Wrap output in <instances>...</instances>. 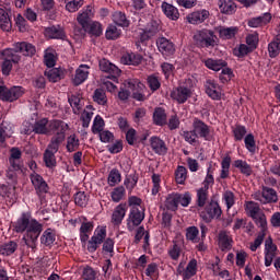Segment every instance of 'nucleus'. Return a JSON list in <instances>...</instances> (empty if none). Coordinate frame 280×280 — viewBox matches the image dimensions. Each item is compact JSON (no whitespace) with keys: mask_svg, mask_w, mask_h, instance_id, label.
<instances>
[{"mask_svg":"<svg viewBox=\"0 0 280 280\" xmlns=\"http://www.w3.org/2000/svg\"><path fill=\"white\" fill-rule=\"evenodd\" d=\"M23 153L19 148L11 149V155L9 158V172H21L23 170V161H21Z\"/></svg>","mask_w":280,"mask_h":280,"instance_id":"nucleus-15","label":"nucleus"},{"mask_svg":"<svg viewBox=\"0 0 280 280\" xmlns=\"http://www.w3.org/2000/svg\"><path fill=\"white\" fill-rule=\"evenodd\" d=\"M25 89L22 86H12L8 89L5 85H0V100L2 102H16L20 97H23Z\"/></svg>","mask_w":280,"mask_h":280,"instance_id":"nucleus-7","label":"nucleus"},{"mask_svg":"<svg viewBox=\"0 0 280 280\" xmlns=\"http://www.w3.org/2000/svg\"><path fill=\"white\" fill-rule=\"evenodd\" d=\"M245 148L250 152V154H255L257 152V142L255 141V136L253 133H248L244 139Z\"/></svg>","mask_w":280,"mask_h":280,"instance_id":"nucleus-56","label":"nucleus"},{"mask_svg":"<svg viewBox=\"0 0 280 280\" xmlns=\"http://www.w3.org/2000/svg\"><path fill=\"white\" fill-rule=\"evenodd\" d=\"M105 240H106V229L104 226L97 228L94 231V235L88 242L89 253H95V250L100 248V245L104 244Z\"/></svg>","mask_w":280,"mask_h":280,"instance_id":"nucleus-11","label":"nucleus"},{"mask_svg":"<svg viewBox=\"0 0 280 280\" xmlns=\"http://www.w3.org/2000/svg\"><path fill=\"white\" fill-rule=\"evenodd\" d=\"M98 67L101 69V71H104L105 73H109L112 78V80L114 82H117V77L120 75L121 70H119V68H117V66L110 63V61H108L107 59H101L98 61Z\"/></svg>","mask_w":280,"mask_h":280,"instance_id":"nucleus-20","label":"nucleus"},{"mask_svg":"<svg viewBox=\"0 0 280 280\" xmlns=\"http://www.w3.org/2000/svg\"><path fill=\"white\" fill-rule=\"evenodd\" d=\"M147 84L150 89V91H152V93L159 91V89H161V78H159V75L156 74H151L147 78Z\"/></svg>","mask_w":280,"mask_h":280,"instance_id":"nucleus-53","label":"nucleus"},{"mask_svg":"<svg viewBox=\"0 0 280 280\" xmlns=\"http://www.w3.org/2000/svg\"><path fill=\"white\" fill-rule=\"evenodd\" d=\"M139 183V175L136 173L129 174L125 177L124 185L128 191V194H132V190L135 187H137V184Z\"/></svg>","mask_w":280,"mask_h":280,"instance_id":"nucleus-41","label":"nucleus"},{"mask_svg":"<svg viewBox=\"0 0 280 280\" xmlns=\"http://www.w3.org/2000/svg\"><path fill=\"white\" fill-rule=\"evenodd\" d=\"M89 69L91 68L86 65L79 66L72 79L74 86H80V84H83V82H86V79L89 78Z\"/></svg>","mask_w":280,"mask_h":280,"instance_id":"nucleus-25","label":"nucleus"},{"mask_svg":"<svg viewBox=\"0 0 280 280\" xmlns=\"http://www.w3.org/2000/svg\"><path fill=\"white\" fill-rule=\"evenodd\" d=\"M180 136L183 137L184 141L186 143H189L190 145H197L199 143L197 133L192 130H184L182 131Z\"/></svg>","mask_w":280,"mask_h":280,"instance_id":"nucleus-52","label":"nucleus"},{"mask_svg":"<svg viewBox=\"0 0 280 280\" xmlns=\"http://www.w3.org/2000/svg\"><path fill=\"white\" fill-rule=\"evenodd\" d=\"M79 148H80V139L78 138V136H75V133L70 135L67 138L66 149L68 150V152H75Z\"/></svg>","mask_w":280,"mask_h":280,"instance_id":"nucleus-51","label":"nucleus"},{"mask_svg":"<svg viewBox=\"0 0 280 280\" xmlns=\"http://www.w3.org/2000/svg\"><path fill=\"white\" fill-rule=\"evenodd\" d=\"M13 231L15 233H25L22 238L25 246L36 250L38 237L43 233V225L33 219L31 213H22L16 222L13 223Z\"/></svg>","mask_w":280,"mask_h":280,"instance_id":"nucleus-1","label":"nucleus"},{"mask_svg":"<svg viewBox=\"0 0 280 280\" xmlns=\"http://www.w3.org/2000/svg\"><path fill=\"white\" fill-rule=\"evenodd\" d=\"M207 200H209V189L202 187L197 189V206L205 207Z\"/></svg>","mask_w":280,"mask_h":280,"instance_id":"nucleus-57","label":"nucleus"},{"mask_svg":"<svg viewBox=\"0 0 280 280\" xmlns=\"http://www.w3.org/2000/svg\"><path fill=\"white\" fill-rule=\"evenodd\" d=\"M69 130V125L62 120H51L48 121L47 118H43L35 122L33 127V132L36 135H62L67 137V131Z\"/></svg>","mask_w":280,"mask_h":280,"instance_id":"nucleus-2","label":"nucleus"},{"mask_svg":"<svg viewBox=\"0 0 280 280\" xmlns=\"http://www.w3.org/2000/svg\"><path fill=\"white\" fill-rule=\"evenodd\" d=\"M127 211H128V203L124 202L118 205L112 213V224H114V226H119V224L124 222V218H126Z\"/></svg>","mask_w":280,"mask_h":280,"instance_id":"nucleus-22","label":"nucleus"},{"mask_svg":"<svg viewBox=\"0 0 280 280\" xmlns=\"http://www.w3.org/2000/svg\"><path fill=\"white\" fill-rule=\"evenodd\" d=\"M81 279L82 280H95V279H97V271H95L92 267H85L83 269Z\"/></svg>","mask_w":280,"mask_h":280,"instance_id":"nucleus-64","label":"nucleus"},{"mask_svg":"<svg viewBox=\"0 0 280 280\" xmlns=\"http://www.w3.org/2000/svg\"><path fill=\"white\" fill-rule=\"evenodd\" d=\"M104 126H105L104 118H102V116L97 115L94 118V122L92 126L93 135H100V132L104 131Z\"/></svg>","mask_w":280,"mask_h":280,"instance_id":"nucleus-63","label":"nucleus"},{"mask_svg":"<svg viewBox=\"0 0 280 280\" xmlns=\"http://www.w3.org/2000/svg\"><path fill=\"white\" fill-rule=\"evenodd\" d=\"M233 166L236 167V170H240L243 176H253V166L248 164V162L244 160H235Z\"/></svg>","mask_w":280,"mask_h":280,"instance_id":"nucleus-31","label":"nucleus"},{"mask_svg":"<svg viewBox=\"0 0 280 280\" xmlns=\"http://www.w3.org/2000/svg\"><path fill=\"white\" fill-rule=\"evenodd\" d=\"M0 59L4 60L2 62L3 75H10V71H12V62H20L21 56H19V54H15L14 50L7 48L0 52Z\"/></svg>","mask_w":280,"mask_h":280,"instance_id":"nucleus-5","label":"nucleus"},{"mask_svg":"<svg viewBox=\"0 0 280 280\" xmlns=\"http://www.w3.org/2000/svg\"><path fill=\"white\" fill-rule=\"evenodd\" d=\"M238 28L235 26L232 27H222L219 30V36L220 38H223L224 40H231V38H234L235 34H237Z\"/></svg>","mask_w":280,"mask_h":280,"instance_id":"nucleus-49","label":"nucleus"},{"mask_svg":"<svg viewBox=\"0 0 280 280\" xmlns=\"http://www.w3.org/2000/svg\"><path fill=\"white\" fill-rule=\"evenodd\" d=\"M107 180L109 187H115V185H119V183H121V173H119V170L113 168L109 172Z\"/></svg>","mask_w":280,"mask_h":280,"instance_id":"nucleus-58","label":"nucleus"},{"mask_svg":"<svg viewBox=\"0 0 280 280\" xmlns=\"http://www.w3.org/2000/svg\"><path fill=\"white\" fill-rule=\"evenodd\" d=\"M167 253H168V257H171L173 261H178L183 253V246L176 242H173V245L170 246Z\"/></svg>","mask_w":280,"mask_h":280,"instance_id":"nucleus-46","label":"nucleus"},{"mask_svg":"<svg viewBox=\"0 0 280 280\" xmlns=\"http://www.w3.org/2000/svg\"><path fill=\"white\" fill-rule=\"evenodd\" d=\"M244 207L246 215H248V218H252V220L262 213L261 208H259V203L255 201H246Z\"/></svg>","mask_w":280,"mask_h":280,"instance_id":"nucleus-29","label":"nucleus"},{"mask_svg":"<svg viewBox=\"0 0 280 280\" xmlns=\"http://www.w3.org/2000/svg\"><path fill=\"white\" fill-rule=\"evenodd\" d=\"M93 231V224L91 222H83L80 228V240L83 244L89 242V234Z\"/></svg>","mask_w":280,"mask_h":280,"instance_id":"nucleus-45","label":"nucleus"},{"mask_svg":"<svg viewBox=\"0 0 280 280\" xmlns=\"http://www.w3.org/2000/svg\"><path fill=\"white\" fill-rule=\"evenodd\" d=\"M110 198L113 202H121V200L126 198V188L124 186L114 188V190L110 192Z\"/></svg>","mask_w":280,"mask_h":280,"instance_id":"nucleus-54","label":"nucleus"},{"mask_svg":"<svg viewBox=\"0 0 280 280\" xmlns=\"http://www.w3.org/2000/svg\"><path fill=\"white\" fill-rule=\"evenodd\" d=\"M176 196L177 205H180L182 207H189V205H191V194L189 191L184 194L176 192Z\"/></svg>","mask_w":280,"mask_h":280,"instance_id":"nucleus-62","label":"nucleus"},{"mask_svg":"<svg viewBox=\"0 0 280 280\" xmlns=\"http://www.w3.org/2000/svg\"><path fill=\"white\" fill-rule=\"evenodd\" d=\"M46 38H56L59 40H65L67 38V33H65V28L60 26H50L45 30Z\"/></svg>","mask_w":280,"mask_h":280,"instance_id":"nucleus-26","label":"nucleus"},{"mask_svg":"<svg viewBox=\"0 0 280 280\" xmlns=\"http://www.w3.org/2000/svg\"><path fill=\"white\" fill-rule=\"evenodd\" d=\"M221 217L222 208H220V203L214 200H212L209 205L205 207L203 210L200 211V218L207 223L211 222L212 220H220Z\"/></svg>","mask_w":280,"mask_h":280,"instance_id":"nucleus-6","label":"nucleus"},{"mask_svg":"<svg viewBox=\"0 0 280 280\" xmlns=\"http://www.w3.org/2000/svg\"><path fill=\"white\" fill-rule=\"evenodd\" d=\"M175 180L178 185H185V180H187V168L185 166H178L176 168Z\"/></svg>","mask_w":280,"mask_h":280,"instance_id":"nucleus-61","label":"nucleus"},{"mask_svg":"<svg viewBox=\"0 0 280 280\" xmlns=\"http://www.w3.org/2000/svg\"><path fill=\"white\" fill-rule=\"evenodd\" d=\"M93 101L100 106H106L108 104V97L103 89H96L93 94Z\"/></svg>","mask_w":280,"mask_h":280,"instance_id":"nucleus-50","label":"nucleus"},{"mask_svg":"<svg viewBox=\"0 0 280 280\" xmlns=\"http://www.w3.org/2000/svg\"><path fill=\"white\" fill-rule=\"evenodd\" d=\"M218 242L221 250H231L233 248V236L228 231L219 232Z\"/></svg>","mask_w":280,"mask_h":280,"instance_id":"nucleus-24","label":"nucleus"},{"mask_svg":"<svg viewBox=\"0 0 280 280\" xmlns=\"http://www.w3.org/2000/svg\"><path fill=\"white\" fill-rule=\"evenodd\" d=\"M192 94L191 89L185 85H179L171 92V97L172 100H175L177 104H185V102H187Z\"/></svg>","mask_w":280,"mask_h":280,"instance_id":"nucleus-14","label":"nucleus"},{"mask_svg":"<svg viewBox=\"0 0 280 280\" xmlns=\"http://www.w3.org/2000/svg\"><path fill=\"white\" fill-rule=\"evenodd\" d=\"M65 139H67V136H63L62 133H57V136L51 137L50 142L44 152V163L46 167H49L50 170L56 167V152L60 150V145L65 143Z\"/></svg>","mask_w":280,"mask_h":280,"instance_id":"nucleus-3","label":"nucleus"},{"mask_svg":"<svg viewBox=\"0 0 280 280\" xmlns=\"http://www.w3.org/2000/svg\"><path fill=\"white\" fill-rule=\"evenodd\" d=\"M0 28L3 32H10V30H12V20L5 9H0Z\"/></svg>","mask_w":280,"mask_h":280,"instance_id":"nucleus-32","label":"nucleus"},{"mask_svg":"<svg viewBox=\"0 0 280 280\" xmlns=\"http://www.w3.org/2000/svg\"><path fill=\"white\" fill-rule=\"evenodd\" d=\"M46 78L49 80V82H60L65 78V71L52 68L48 71H45Z\"/></svg>","mask_w":280,"mask_h":280,"instance_id":"nucleus-40","label":"nucleus"},{"mask_svg":"<svg viewBox=\"0 0 280 280\" xmlns=\"http://www.w3.org/2000/svg\"><path fill=\"white\" fill-rule=\"evenodd\" d=\"M206 93L211 100H221L222 97V88L213 79H208L205 83Z\"/></svg>","mask_w":280,"mask_h":280,"instance_id":"nucleus-17","label":"nucleus"},{"mask_svg":"<svg viewBox=\"0 0 280 280\" xmlns=\"http://www.w3.org/2000/svg\"><path fill=\"white\" fill-rule=\"evenodd\" d=\"M144 219H145V213L143 212V209L137 206H133L131 207L129 217L127 219V228L130 231H135V228L139 226V224H141Z\"/></svg>","mask_w":280,"mask_h":280,"instance_id":"nucleus-10","label":"nucleus"},{"mask_svg":"<svg viewBox=\"0 0 280 280\" xmlns=\"http://www.w3.org/2000/svg\"><path fill=\"white\" fill-rule=\"evenodd\" d=\"M164 205L168 211H178V197L176 192L168 194Z\"/></svg>","mask_w":280,"mask_h":280,"instance_id":"nucleus-43","label":"nucleus"},{"mask_svg":"<svg viewBox=\"0 0 280 280\" xmlns=\"http://www.w3.org/2000/svg\"><path fill=\"white\" fill-rule=\"evenodd\" d=\"M226 65V61H224L223 59L209 58L205 60V66L207 67V69H211L212 71H220L221 69H224Z\"/></svg>","mask_w":280,"mask_h":280,"instance_id":"nucleus-38","label":"nucleus"},{"mask_svg":"<svg viewBox=\"0 0 280 280\" xmlns=\"http://www.w3.org/2000/svg\"><path fill=\"white\" fill-rule=\"evenodd\" d=\"M16 248H19V244L14 241H10L0 245V255L3 257H10V255H14V253H16Z\"/></svg>","mask_w":280,"mask_h":280,"instance_id":"nucleus-34","label":"nucleus"},{"mask_svg":"<svg viewBox=\"0 0 280 280\" xmlns=\"http://www.w3.org/2000/svg\"><path fill=\"white\" fill-rule=\"evenodd\" d=\"M162 10L165 16H167V19H171V21H178V19H180V13L178 12V9L167 2H164L162 4Z\"/></svg>","mask_w":280,"mask_h":280,"instance_id":"nucleus-30","label":"nucleus"},{"mask_svg":"<svg viewBox=\"0 0 280 280\" xmlns=\"http://www.w3.org/2000/svg\"><path fill=\"white\" fill-rule=\"evenodd\" d=\"M254 200H258L262 205H268V202H277V191L272 188L262 187V191H258L253 195Z\"/></svg>","mask_w":280,"mask_h":280,"instance_id":"nucleus-13","label":"nucleus"},{"mask_svg":"<svg viewBox=\"0 0 280 280\" xmlns=\"http://www.w3.org/2000/svg\"><path fill=\"white\" fill-rule=\"evenodd\" d=\"M218 5L222 14H234L235 10H237V5L233 0H219Z\"/></svg>","mask_w":280,"mask_h":280,"instance_id":"nucleus-28","label":"nucleus"},{"mask_svg":"<svg viewBox=\"0 0 280 280\" xmlns=\"http://www.w3.org/2000/svg\"><path fill=\"white\" fill-rule=\"evenodd\" d=\"M93 16H95V9H93L91 5H88L82 13H79L77 21L79 25H81V30L86 28V26L92 23L91 19H93Z\"/></svg>","mask_w":280,"mask_h":280,"instance_id":"nucleus-23","label":"nucleus"},{"mask_svg":"<svg viewBox=\"0 0 280 280\" xmlns=\"http://www.w3.org/2000/svg\"><path fill=\"white\" fill-rule=\"evenodd\" d=\"M141 60H143V57L135 52L126 54L121 57L122 65H133L135 67L141 65Z\"/></svg>","mask_w":280,"mask_h":280,"instance_id":"nucleus-36","label":"nucleus"},{"mask_svg":"<svg viewBox=\"0 0 280 280\" xmlns=\"http://www.w3.org/2000/svg\"><path fill=\"white\" fill-rule=\"evenodd\" d=\"M125 86L132 91L133 100H137V102H145V94H143V91H145V84L139 81V79H129L125 81Z\"/></svg>","mask_w":280,"mask_h":280,"instance_id":"nucleus-9","label":"nucleus"},{"mask_svg":"<svg viewBox=\"0 0 280 280\" xmlns=\"http://www.w3.org/2000/svg\"><path fill=\"white\" fill-rule=\"evenodd\" d=\"M149 143L154 154H158L159 156H165V154H167L168 149L167 144L165 143V140L156 136H153L149 139Z\"/></svg>","mask_w":280,"mask_h":280,"instance_id":"nucleus-16","label":"nucleus"},{"mask_svg":"<svg viewBox=\"0 0 280 280\" xmlns=\"http://www.w3.org/2000/svg\"><path fill=\"white\" fill-rule=\"evenodd\" d=\"M54 242H56V231L52 229L45 230L40 236V243L44 244V246H51Z\"/></svg>","mask_w":280,"mask_h":280,"instance_id":"nucleus-42","label":"nucleus"},{"mask_svg":"<svg viewBox=\"0 0 280 280\" xmlns=\"http://www.w3.org/2000/svg\"><path fill=\"white\" fill-rule=\"evenodd\" d=\"M253 220L255 224L258 226V229H260V233L265 232L266 234V232L268 231V219H266V214L262 212Z\"/></svg>","mask_w":280,"mask_h":280,"instance_id":"nucleus-55","label":"nucleus"},{"mask_svg":"<svg viewBox=\"0 0 280 280\" xmlns=\"http://www.w3.org/2000/svg\"><path fill=\"white\" fill-rule=\"evenodd\" d=\"M196 272H198V260L191 259L184 272V280L191 279V277H196Z\"/></svg>","mask_w":280,"mask_h":280,"instance_id":"nucleus-44","label":"nucleus"},{"mask_svg":"<svg viewBox=\"0 0 280 280\" xmlns=\"http://www.w3.org/2000/svg\"><path fill=\"white\" fill-rule=\"evenodd\" d=\"M81 34H91L92 36H102V24L100 22H90L86 28H81Z\"/></svg>","mask_w":280,"mask_h":280,"instance_id":"nucleus-33","label":"nucleus"},{"mask_svg":"<svg viewBox=\"0 0 280 280\" xmlns=\"http://www.w3.org/2000/svg\"><path fill=\"white\" fill-rule=\"evenodd\" d=\"M121 36V30L117 28L115 25H109L106 30L105 37L107 40H117Z\"/></svg>","mask_w":280,"mask_h":280,"instance_id":"nucleus-60","label":"nucleus"},{"mask_svg":"<svg viewBox=\"0 0 280 280\" xmlns=\"http://www.w3.org/2000/svg\"><path fill=\"white\" fill-rule=\"evenodd\" d=\"M70 106L74 115H80V110H82V97L80 95H71L68 98Z\"/></svg>","mask_w":280,"mask_h":280,"instance_id":"nucleus-48","label":"nucleus"},{"mask_svg":"<svg viewBox=\"0 0 280 280\" xmlns=\"http://www.w3.org/2000/svg\"><path fill=\"white\" fill-rule=\"evenodd\" d=\"M270 58H277L280 51V34L277 35L276 42H271L268 46Z\"/></svg>","mask_w":280,"mask_h":280,"instance_id":"nucleus-59","label":"nucleus"},{"mask_svg":"<svg viewBox=\"0 0 280 280\" xmlns=\"http://www.w3.org/2000/svg\"><path fill=\"white\" fill-rule=\"evenodd\" d=\"M112 19L116 25H119V27H128V25H130V21H128L126 13L121 11H115Z\"/></svg>","mask_w":280,"mask_h":280,"instance_id":"nucleus-39","label":"nucleus"},{"mask_svg":"<svg viewBox=\"0 0 280 280\" xmlns=\"http://www.w3.org/2000/svg\"><path fill=\"white\" fill-rule=\"evenodd\" d=\"M192 39L195 42V45H197V47H200L201 49H213V47H217L218 45V36H215V33L213 31L207 28L196 31Z\"/></svg>","mask_w":280,"mask_h":280,"instance_id":"nucleus-4","label":"nucleus"},{"mask_svg":"<svg viewBox=\"0 0 280 280\" xmlns=\"http://www.w3.org/2000/svg\"><path fill=\"white\" fill-rule=\"evenodd\" d=\"M192 130L199 139H205V141H209V138L211 137V127H209V125H207L205 121L200 120V118L194 119Z\"/></svg>","mask_w":280,"mask_h":280,"instance_id":"nucleus-12","label":"nucleus"},{"mask_svg":"<svg viewBox=\"0 0 280 280\" xmlns=\"http://www.w3.org/2000/svg\"><path fill=\"white\" fill-rule=\"evenodd\" d=\"M153 121L155 126H165L167 124V114L163 107H156L153 113Z\"/></svg>","mask_w":280,"mask_h":280,"instance_id":"nucleus-37","label":"nucleus"},{"mask_svg":"<svg viewBox=\"0 0 280 280\" xmlns=\"http://www.w3.org/2000/svg\"><path fill=\"white\" fill-rule=\"evenodd\" d=\"M200 230L196 226H189L186 229V240L192 244H198L200 242Z\"/></svg>","mask_w":280,"mask_h":280,"instance_id":"nucleus-47","label":"nucleus"},{"mask_svg":"<svg viewBox=\"0 0 280 280\" xmlns=\"http://www.w3.org/2000/svg\"><path fill=\"white\" fill-rule=\"evenodd\" d=\"M209 16V11L207 9H201L189 13L186 16V21L190 23V25H200V23H205Z\"/></svg>","mask_w":280,"mask_h":280,"instance_id":"nucleus-18","label":"nucleus"},{"mask_svg":"<svg viewBox=\"0 0 280 280\" xmlns=\"http://www.w3.org/2000/svg\"><path fill=\"white\" fill-rule=\"evenodd\" d=\"M158 49L162 52V56H174L176 54V47L174 43L165 37H159L156 39Z\"/></svg>","mask_w":280,"mask_h":280,"instance_id":"nucleus-21","label":"nucleus"},{"mask_svg":"<svg viewBox=\"0 0 280 280\" xmlns=\"http://www.w3.org/2000/svg\"><path fill=\"white\" fill-rule=\"evenodd\" d=\"M270 21H272V14L265 13L261 16L248 20L247 25L249 27H262V25H268Z\"/></svg>","mask_w":280,"mask_h":280,"instance_id":"nucleus-27","label":"nucleus"},{"mask_svg":"<svg viewBox=\"0 0 280 280\" xmlns=\"http://www.w3.org/2000/svg\"><path fill=\"white\" fill-rule=\"evenodd\" d=\"M30 179L38 198L43 200V198H45V194H49V185L45 182V178L36 172L31 173Z\"/></svg>","mask_w":280,"mask_h":280,"instance_id":"nucleus-8","label":"nucleus"},{"mask_svg":"<svg viewBox=\"0 0 280 280\" xmlns=\"http://www.w3.org/2000/svg\"><path fill=\"white\" fill-rule=\"evenodd\" d=\"M0 196L11 200L12 202L16 201V188L7 185H0Z\"/></svg>","mask_w":280,"mask_h":280,"instance_id":"nucleus-35","label":"nucleus"},{"mask_svg":"<svg viewBox=\"0 0 280 280\" xmlns=\"http://www.w3.org/2000/svg\"><path fill=\"white\" fill-rule=\"evenodd\" d=\"M14 54H22V56H34L36 54V46L27 42H18L13 45V48H9Z\"/></svg>","mask_w":280,"mask_h":280,"instance_id":"nucleus-19","label":"nucleus"}]
</instances>
